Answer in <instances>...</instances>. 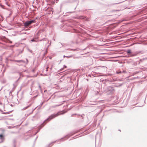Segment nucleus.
Wrapping results in <instances>:
<instances>
[{"label":"nucleus","mask_w":147,"mask_h":147,"mask_svg":"<svg viewBox=\"0 0 147 147\" xmlns=\"http://www.w3.org/2000/svg\"><path fill=\"white\" fill-rule=\"evenodd\" d=\"M26 61H27V63H28V59H26Z\"/></svg>","instance_id":"nucleus-14"},{"label":"nucleus","mask_w":147,"mask_h":147,"mask_svg":"<svg viewBox=\"0 0 147 147\" xmlns=\"http://www.w3.org/2000/svg\"><path fill=\"white\" fill-rule=\"evenodd\" d=\"M74 50V51H76V49H75L74 50Z\"/></svg>","instance_id":"nucleus-16"},{"label":"nucleus","mask_w":147,"mask_h":147,"mask_svg":"<svg viewBox=\"0 0 147 147\" xmlns=\"http://www.w3.org/2000/svg\"><path fill=\"white\" fill-rule=\"evenodd\" d=\"M38 131H37V132H36V134L38 132Z\"/></svg>","instance_id":"nucleus-17"},{"label":"nucleus","mask_w":147,"mask_h":147,"mask_svg":"<svg viewBox=\"0 0 147 147\" xmlns=\"http://www.w3.org/2000/svg\"><path fill=\"white\" fill-rule=\"evenodd\" d=\"M38 86H39V89H40V90L42 91V90H41V86H40V85L39 84H38Z\"/></svg>","instance_id":"nucleus-9"},{"label":"nucleus","mask_w":147,"mask_h":147,"mask_svg":"<svg viewBox=\"0 0 147 147\" xmlns=\"http://www.w3.org/2000/svg\"><path fill=\"white\" fill-rule=\"evenodd\" d=\"M4 140V137L3 135H0V143L2 142H3Z\"/></svg>","instance_id":"nucleus-4"},{"label":"nucleus","mask_w":147,"mask_h":147,"mask_svg":"<svg viewBox=\"0 0 147 147\" xmlns=\"http://www.w3.org/2000/svg\"><path fill=\"white\" fill-rule=\"evenodd\" d=\"M66 56H65V55L63 56V57H66Z\"/></svg>","instance_id":"nucleus-15"},{"label":"nucleus","mask_w":147,"mask_h":147,"mask_svg":"<svg viewBox=\"0 0 147 147\" xmlns=\"http://www.w3.org/2000/svg\"><path fill=\"white\" fill-rule=\"evenodd\" d=\"M73 57V55H71L69 56H66V57H67V58H69L70 57Z\"/></svg>","instance_id":"nucleus-10"},{"label":"nucleus","mask_w":147,"mask_h":147,"mask_svg":"<svg viewBox=\"0 0 147 147\" xmlns=\"http://www.w3.org/2000/svg\"><path fill=\"white\" fill-rule=\"evenodd\" d=\"M35 22V20H33L30 21H27L24 23V25L26 27L33 23Z\"/></svg>","instance_id":"nucleus-1"},{"label":"nucleus","mask_w":147,"mask_h":147,"mask_svg":"<svg viewBox=\"0 0 147 147\" xmlns=\"http://www.w3.org/2000/svg\"><path fill=\"white\" fill-rule=\"evenodd\" d=\"M114 90L113 88L111 87L108 88L107 90V91L109 92L110 93H111Z\"/></svg>","instance_id":"nucleus-3"},{"label":"nucleus","mask_w":147,"mask_h":147,"mask_svg":"<svg viewBox=\"0 0 147 147\" xmlns=\"http://www.w3.org/2000/svg\"><path fill=\"white\" fill-rule=\"evenodd\" d=\"M136 54H131L130 55V57H133L134 56H136Z\"/></svg>","instance_id":"nucleus-8"},{"label":"nucleus","mask_w":147,"mask_h":147,"mask_svg":"<svg viewBox=\"0 0 147 147\" xmlns=\"http://www.w3.org/2000/svg\"><path fill=\"white\" fill-rule=\"evenodd\" d=\"M127 54H131V50L130 49H129L127 50Z\"/></svg>","instance_id":"nucleus-7"},{"label":"nucleus","mask_w":147,"mask_h":147,"mask_svg":"<svg viewBox=\"0 0 147 147\" xmlns=\"http://www.w3.org/2000/svg\"><path fill=\"white\" fill-rule=\"evenodd\" d=\"M31 105H28V106H27L26 107H24L23 108V110H25L27 108H28V107H30V106Z\"/></svg>","instance_id":"nucleus-6"},{"label":"nucleus","mask_w":147,"mask_h":147,"mask_svg":"<svg viewBox=\"0 0 147 147\" xmlns=\"http://www.w3.org/2000/svg\"><path fill=\"white\" fill-rule=\"evenodd\" d=\"M63 114V113H61V112H58L56 114H53L50 116L49 118V119H51L55 117H57L59 115H60L62 114Z\"/></svg>","instance_id":"nucleus-2"},{"label":"nucleus","mask_w":147,"mask_h":147,"mask_svg":"<svg viewBox=\"0 0 147 147\" xmlns=\"http://www.w3.org/2000/svg\"><path fill=\"white\" fill-rule=\"evenodd\" d=\"M59 105H56L54 106V107H56L59 106Z\"/></svg>","instance_id":"nucleus-12"},{"label":"nucleus","mask_w":147,"mask_h":147,"mask_svg":"<svg viewBox=\"0 0 147 147\" xmlns=\"http://www.w3.org/2000/svg\"><path fill=\"white\" fill-rule=\"evenodd\" d=\"M15 61L18 62L20 63L21 62H22L23 63H25V62L24 61L22 60H15Z\"/></svg>","instance_id":"nucleus-5"},{"label":"nucleus","mask_w":147,"mask_h":147,"mask_svg":"<svg viewBox=\"0 0 147 147\" xmlns=\"http://www.w3.org/2000/svg\"><path fill=\"white\" fill-rule=\"evenodd\" d=\"M64 67H65V68H66V67H66V66L65 65H64Z\"/></svg>","instance_id":"nucleus-13"},{"label":"nucleus","mask_w":147,"mask_h":147,"mask_svg":"<svg viewBox=\"0 0 147 147\" xmlns=\"http://www.w3.org/2000/svg\"><path fill=\"white\" fill-rule=\"evenodd\" d=\"M31 41L32 42H34V41H35V40H34V39H32L31 40Z\"/></svg>","instance_id":"nucleus-11"}]
</instances>
